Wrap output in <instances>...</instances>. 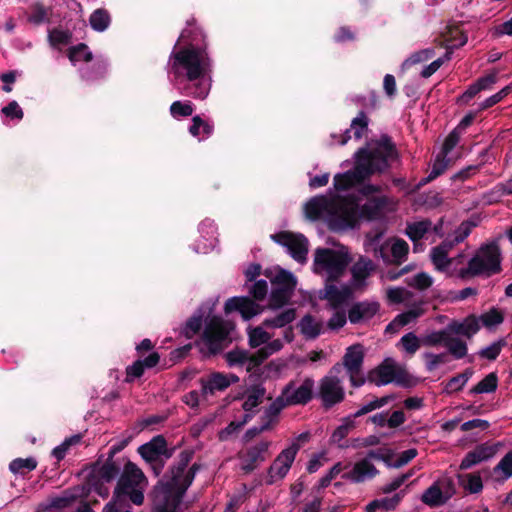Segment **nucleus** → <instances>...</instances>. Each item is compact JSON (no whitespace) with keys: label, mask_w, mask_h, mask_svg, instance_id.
I'll return each mask as SVG.
<instances>
[{"label":"nucleus","mask_w":512,"mask_h":512,"mask_svg":"<svg viewBox=\"0 0 512 512\" xmlns=\"http://www.w3.org/2000/svg\"><path fill=\"white\" fill-rule=\"evenodd\" d=\"M398 160V152L387 135L371 139L355 153L352 170L334 176L333 189L312 197L304 206L306 218L323 221L332 231L354 228L359 220H374L395 209L397 202L380 194V187L367 184L354 191L374 173H381Z\"/></svg>","instance_id":"nucleus-1"},{"label":"nucleus","mask_w":512,"mask_h":512,"mask_svg":"<svg viewBox=\"0 0 512 512\" xmlns=\"http://www.w3.org/2000/svg\"><path fill=\"white\" fill-rule=\"evenodd\" d=\"M214 60L203 30L187 22L167 62L168 75L183 93L195 99L208 97L213 83Z\"/></svg>","instance_id":"nucleus-2"},{"label":"nucleus","mask_w":512,"mask_h":512,"mask_svg":"<svg viewBox=\"0 0 512 512\" xmlns=\"http://www.w3.org/2000/svg\"><path fill=\"white\" fill-rule=\"evenodd\" d=\"M263 274L271 283L268 305L263 306L248 296H234L225 302L226 314L238 312L243 320L249 321L266 308L277 310L289 302L297 285L295 275L279 266L267 268Z\"/></svg>","instance_id":"nucleus-3"},{"label":"nucleus","mask_w":512,"mask_h":512,"mask_svg":"<svg viewBox=\"0 0 512 512\" xmlns=\"http://www.w3.org/2000/svg\"><path fill=\"white\" fill-rule=\"evenodd\" d=\"M215 303H204L186 322L183 333L192 338L204 324L203 334L198 342L204 354H215L221 351L232 340L234 325L228 320L214 314Z\"/></svg>","instance_id":"nucleus-4"},{"label":"nucleus","mask_w":512,"mask_h":512,"mask_svg":"<svg viewBox=\"0 0 512 512\" xmlns=\"http://www.w3.org/2000/svg\"><path fill=\"white\" fill-rule=\"evenodd\" d=\"M195 473V466L187 469L186 464L172 468L170 475L154 488L152 512H180L182 498L192 484Z\"/></svg>","instance_id":"nucleus-5"},{"label":"nucleus","mask_w":512,"mask_h":512,"mask_svg":"<svg viewBox=\"0 0 512 512\" xmlns=\"http://www.w3.org/2000/svg\"><path fill=\"white\" fill-rule=\"evenodd\" d=\"M147 479L141 469L128 462L118 479L112 499L104 506L103 512H133L129 502L141 505L144 501V490Z\"/></svg>","instance_id":"nucleus-6"},{"label":"nucleus","mask_w":512,"mask_h":512,"mask_svg":"<svg viewBox=\"0 0 512 512\" xmlns=\"http://www.w3.org/2000/svg\"><path fill=\"white\" fill-rule=\"evenodd\" d=\"M386 297L390 304H401L407 310L397 315L386 327L387 332L395 333L405 325L416 321L425 314V302L422 296L411 292L404 287H390L386 290Z\"/></svg>","instance_id":"nucleus-7"},{"label":"nucleus","mask_w":512,"mask_h":512,"mask_svg":"<svg viewBox=\"0 0 512 512\" xmlns=\"http://www.w3.org/2000/svg\"><path fill=\"white\" fill-rule=\"evenodd\" d=\"M350 253L347 247L337 244L333 248H317L314 253L313 271L326 282L340 278L349 262Z\"/></svg>","instance_id":"nucleus-8"},{"label":"nucleus","mask_w":512,"mask_h":512,"mask_svg":"<svg viewBox=\"0 0 512 512\" xmlns=\"http://www.w3.org/2000/svg\"><path fill=\"white\" fill-rule=\"evenodd\" d=\"M500 264L501 258L498 245L495 243L483 245L469 260L468 266H463L461 279L478 275L490 276L500 271Z\"/></svg>","instance_id":"nucleus-9"},{"label":"nucleus","mask_w":512,"mask_h":512,"mask_svg":"<svg viewBox=\"0 0 512 512\" xmlns=\"http://www.w3.org/2000/svg\"><path fill=\"white\" fill-rule=\"evenodd\" d=\"M266 394V389L262 384H254L246 387L243 392L237 396V399L242 400V409L245 414L239 421H232L224 430L220 433L222 440L239 429H241L248 421L251 420L253 415L256 413L258 406L263 402Z\"/></svg>","instance_id":"nucleus-10"},{"label":"nucleus","mask_w":512,"mask_h":512,"mask_svg":"<svg viewBox=\"0 0 512 512\" xmlns=\"http://www.w3.org/2000/svg\"><path fill=\"white\" fill-rule=\"evenodd\" d=\"M283 349L280 338L273 340L268 345L258 349L253 355L244 350H232L225 356L229 367H244L248 372L254 370L271 355Z\"/></svg>","instance_id":"nucleus-11"},{"label":"nucleus","mask_w":512,"mask_h":512,"mask_svg":"<svg viewBox=\"0 0 512 512\" xmlns=\"http://www.w3.org/2000/svg\"><path fill=\"white\" fill-rule=\"evenodd\" d=\"M381 234L376 235L366 243L367 249L372 250L374 256L383 260L386 264L400 265L407 260L409 253L408 243L400 238H389L382 244H378Z\"/></svg>","instance_id":"nucleus-12"},{"label":"nucleus","mask_w":512,"mask_h":512,"mask_svg":"<svg viewBox=\"0 0 512 512\" xmlns=\"http://www.w3.org/2000/svg\"><path fill=\"white\" fill-rule=\"evenodd\" d=\"M452 247L453 243L444 241L441 245L431 249L430 259L437 271L444 273L448 277L461 278L465 255L464 253H459L456 257H448Z\"/></svg>","instance_id":"nucleus-13"},{"label":"nucleus","mask_w":512,"mask_h":512,"mask_svg":"<svg viewBox=\"0 0 512 512\" xmlns=\"http://www.w3.org/2000/svg\"><path fill=\"white\" fill-rule=\"evenodd\" d=\"M455 492L453 479L443 475L423 492L421 501L429 507H439L451 499Z\"/></svg>","instance_id":"nucleus-14"},{"label":"nucleus","mask_w":512,"mask_h":512,"mask_svg":"<svg viewBox=\"0 0 512 512\" xmlns=\"http://www.w3.org/2000/svg\"><path fill=\"white\" fill-rule=\"evenodd\" d=\"M119 467L113 461H107L100 466H95L88 478V490L96 492L105 498L109 495V484L119 474Z\"/></svg>","instance_id":"nucleus-15"},{"label":"nucleus","mask_w":512,"mask_h":512,"mask_svg":"<svg viewBox=\"0 0 512 512\" xmlns=\"http://www.w3.org/2000/svg\"><path fill=\"white\" fill-rule=\"evenodd\" d=\"M336 372L337 368L335 367L321 379L319 384L318 395L325 408H330L340 403L345 396L344 388Z\"/></svg>","instance_id":"nucleus-16"},{"label":"nucleus","mask_w":512,"mask_h":512,"mask_svg":"<svg viewBox=\"0 0 512 512\" xmlns=\"http://www.w3.org/2000/svg\"><path fill=\"white\" fill-rule=\"evenodd\" d=\"M271 238L285 247L290 256L299 263H305L308 254V240L302 234L280 232L271 235Z\"/></svg>","instance_id":"nucleus-17"},{"label":"nucleus","mask_w":512,"mask_h":512,"mask_svg":"<svg viewBox=\"0 0 512 512\" xmlns=\"http://www.w3.org/2000/svg\"><path fill=\"white\" fill-rule=\"evenodd\" d=\"M299 449L300 446L296 442H291L287 448L277 455L268 469L267 483L273 484L282 480L288 474Z\"/></svg>","instance_id":"nucleus-18"},{"label":"nucleus","mask_w":512,"mask_h":512,"mask_svg":"<svg viewBox=\"0 0 512 512\" xmlns=\"http://www.w3.org/2000/svg\"><path fill=\"white\" fill-rule=\"evenodd\" d=\"M315 382L306 377L302 381H290L281 391L290 406L305 405L313 396Z\"/></svg>","instance_id":"nucleus-19"},{"label":"nucleus","mask_w":512,"mask_h":512,"mask_svg":"<svg viewBox=\"0 0 512 512\" xmlns=\"http://www.w3.org/2000/svg\"><path fill=\"white\" fill-rule=\"evenodd\" d=\"M239 377L232 373L212 372L200 379L201 395L207 400L218 392L225 391L232 384L237 383Z\"/></svg>","instance_id":"nucleus-20"},{"label":"nucleus","mask_w":512,"mask_h":512,"mask_svg":"<svg viewBox=\"0 0 512 512\" xmlns=\"http://www.w3.org/2000/svg\"><path fill=\"white\" fill-rule=\"evenodd\" d=\"M319 299L326 301L329 309L347 308L352 299V289L348 285H336L326 283L318 292Z\"/></svg>","instance_id":"nucleus-21"},{"label":"nucleus","mask_w":512,"mask_h":512,"mask_svg":"<svg viewBox=\"0 0 512 512\" xmlns=\"http://www.w3.org/2000/svg\"><path fill=\"white\" fill-rule=\"evenodd\" d=\"M364 359L363 347L359 344L347 348L343 358V364L347 370L351 384L354 387H360L365 380L361 375V366Z\"/></svg>","instance_id":"nucleus-22"},{"label":"nucleus","mask_w":512,"mask_h":512,"mask_svg":"<svg viewBox=\"0 0 512 512\" xmlns=\"http://www.w3.org/2000/svg\"><path fill=\"white\" fill-rule=\"evenodd\" d=\"M270 445V441L263 440L241 452L239 454L241 469L246 473L256 469L266 460Z\"/></svg>","instance_id":"nucleus-23"},{"label":"nucleus","mask_w":512,"mask_h":512,"mask_svg":"<svg viewBox=\"0 0 512 512\" xmlns=\"http://www.w3.org/2000/svg\"><path fill=\"white\" fill-rule=\"evenodd\" d=\"M442 224L443 222L440 220L438 224L432 225V222L427 219L409 222L407 223L405 234L414 243L421 239H428L432 234L442 237Z\"/></svg>","instance_id":"nucleus-24"},{"label":"nucleus","mask_w":512,"mask_h":512,"mask_svg":"<svg viewBox=\"0 0 512 512\" xmlns=\"http://www.w3.org/2000/svg\"><path fill=\"white\" fill-rule=\"evenodd\" d=\"M198 231L200 239L193 245V250L196 253L207 254L211 252L217 244V228L214 221L211 219L203 220L198 227Z\"/></svg>","instance_id":"nucleus-25"},{"label":"nucleus","mask_w":512,"mask_h":512,"mask_svg":"<svg viewBox=\"0 0 512 512\" xmlns=\"http://www.w3.org/2000/svg\"><path fill=\"white\" fill-rule=\"evenodd\" d=\"M376 266L374 262L365 257L360 256L358 260L352 265L350 285L354 289H363L367 286L368 278L375 271Z\"/></svg>","instance_id":"nucleus-26"},{"label":"nucleus","mask_w":512,"mask_h":512,"mask_svg":"<svg viewBox=\"0 0 512 512\" xmlns=\"http://www.w3.org/2000/svg\"><path fill=\"white\" fill-rule=\"evenodd\" d=\"M371 381L378 387L387 385L392 382L401 384L402 380L399 378V369L392 359H385L370 376Z\"/></svg>","instance_id":"nucleus-27"},{"label":"nucleus","mask_w":512,"mask_h":512,"mask_svg":"<svg viewBox=\"0 0 512 512\" xmlns=\"http://www.w3.org/2000/svg\"><path fill=\"white\" fill-rule=\"evenodd\" d=\"M377 474L376 467L368 458L356 462L353 468L342 475L343 479L360 483L373 478Z\"/></svg>","instance_id":"nucleus-28"},{"label":"nucleus","mask_w":512,"mask_h":512,"mask_svg":"<svg viewBox=\"0 0 512 512\" xmlns=\"http://www.w3.org/2000/svg\"><path fill=\"white\" fill-rule=\"evenodd\" d=\"M448 324L452 335H461L469 339L481 329L480 319L474 314L467 316L461 321L452 320Z\"/></svg>","instance_id":"nucleus-29"},{"label":"nucleus","mask_w":512,"mask_h":512,"mask_svg":"<svg viewBox=\"0 0 512 512\" xmlns=\"http://www.w3.org/2000/svg\"><path fill=\"white\" fill-rule=\"evenodd\" d=\"M379 307L380 306L377 301H363L356 303L348 312L349 320L353 324L368 321L377 314Z\"/></svg>","instance_id":"nucleus-30"},{"label":"nucleus","mask_w":512,"mask_h":512,"mask_svg":"<svg viewBox=\"0 0 512 512\" xmlns=\"http://www.w3.org/2000/svg\"><path fill=\"white\" fill-rule=\"evenodd\" d=\"M368 117L364 112H360L357 117H355L352 122L350 129H346L345 133L339 136L337 142L341 145H344L351 139L352 134L356 140L361 139L368 132Z\"/></svg>","instance_id":"nucleus-31"},{"label":"nucleus","mask_w":512,"mask_h":512,"mask_svg":"<svg viewBox=\"0 0 512 512\" xmlns=\"http://www.w3.org/2000/svg\"><path fill=\"white\" fill-rule=\"evenodd\" d=\"M287 406H290L289 403H286V399L282 393H280V395L265 409L262 416L260 431L269 430L277 422L280 412Z\"/></svg>","instance_id":"nucleus-32"},{"label":"nucleus","mask_w":512,"mask_h":512,"mask_svg":"<svg viewBox=\"0 0 512 512\" xmlns=\"http://www.w3.org/2000/svg\"><path fill=\"white\" fill-rule=\"evenodd\" d=\"M287 406H290L289 403H286V399L282 393H280V395L265 409L262 416L260 431L269 430L277 422L280 412Z\"/></svg>","instance_id":"nucleus-33"},{"label":"nucleus","mask_w":512,"mask_h":512,"mask_svg":"<svg viewBox=\"0 0 512 512\" xmlns=\"http://www.w3.org/2000/svg\"><path fill=\"white\" fill-rule=\"evenodd\" d=\"M138 452L146 461H155L166 452V441L162 436H156L148 443L141 445Z\"/></svg>","instance_id":"nucleus-34"},{"label":"nucleus","mask_w":512,"mask_h":512,"mask_svg":"<svg viewBox=\"0 0 512 512\" xmlns=\"http://www.w3.org/2000/svg\"><path fill=\"white\" fill-rule=\"evenodd\" d=\"M298 326H299L301 334L306 339L317 338L323 330V322L315 319L311 315L304 316L300 320Z\"/></svg>","instance_id":"nucleus-35"},{"label":"nucleus","mask_w":512,"mask_h":512,"mask_svg":"<svg viewBox=\"0 0 512 512\" xmlns=\"http://www.w3.org/2000/svg\"><path fill=\"white\" fill-rule=\"evenodd\" d=\"M405 491H400L399 493L393 495L392 497H383L380 499H375L367 504L365 510L366 512H376L378 510L389 511L394 509L402 500Z\"/></svg>","instance_id":"nucleus-36"},{"label":"nucleus","mask_w":512,"mask_h":512,"mask_svg":"<svg viewBox=\"0 0 512 512\" xmlns=\"http://www.w3.org/2000/svg\"><path fill=\"white\" fill-rule=\"evenodd\" d=\"M296 318V310L294 308H286L273 317H267L263 321V326L268 328H285Z\"/></svg>","instance_id":"nucleus-37"},{"label":"nucleus","mask_w":512,"mask_h":512,"mask_svg":"<svg viewBox=\"0 0 512 512\" xmlns=\"http://www.w3.org/2000/svg\"><path fill=\"white\" fill-rule=\"evenodd\" d=\"M264 327L263 324L261 326L248 327L247 335L250 347L260 349L274 340L271 339L270 333Z\"/></svg>","instance_id":"nucleus-38"},{"label":"nucleus","mask_w":512,"mask_h":512,"mask_svg":"<svg viewBox=\"0 0 512 512\" xmlns=\"http://www.w3.org/2000/svg\"><path fill=\"white\" fill-rule=\"evenodd\" d=\"M449 336H452L451 330H449V324L442 330H433L426 333L422 337V345L423 346H438L444 345L447 342Z\"/></svg>","instance_id":"nucleus-39"},{"label":"nucleus","mask_w":512,"mask_h":512,"mask_svg":"<svg viewBox=\"0 0 512 512\" xmlns=\"http://www.w3.org/2000/svg\"><path fill=\"white\" fill-rule=\"evenodd\" d=\"M478 319H480L481 327L483 326L491 330L503 323L504 315L499 309L492 308L489 311L481 314Z\"/></svg>","instance_id":"nucleus-40"},{"label":"nucleus","mask_w":512,"mask_h":512,"mask_svg":"<svg viewBox=\"0 0 512 512\" xmlns=\"http://www.w3.org/2000/svg\"><path fill=\"white\" fill-rule=\"evenodd\" d=\"M498 377L496 373H489L486 375L477 385H475L470 393L472 394H483L492 393L497 389Z\"/></svg>","instance_id":"nucleus-41"},{"label":"nucleus","mask_w":512,"mask_h":512,"mask_svg":"<svg viewBox=\"0 0 512 512\" xmlns=\"http://www.w3.org/2000/svg\"><path fill=\"white\" fill-rule=\"evenodd\" d=\"M37 467V461L33 457L16 458L9 464V470L13 474H24L33 471Z\"/></svg>","instance_id":"nucleus-42"},{"label":"nucleus","mask_w":512,"mask_h":512,"mask_svg":"<svg viewBox=\"0 0 512 512\" xmlns=\"http://www.w3.org/2000/svg\"><path fill=\"white\" fill-rule=\"evenodd\" d=\"M355 418L356 417H353V415H351L342 419L341 424L334 430V432L331 435L332 443L339 444L348 435V433L355 426Z\"/></svg>","instance_id":"nucleus-43"},{"label":"nucleus","mask_w":512,"mask_h":512,"mask_svg":"<svg viewBox=\"0 0 512 512\" xmlns=\"http://www.w3.org/2000/svg\"><path fill=\"white\" fill-rule=\"evenodd\" d=\"M89 23L95 31L103 32L110 25V16L106 10L97 9L91 14Z\"/></svg>","instance_id":"nucleus-44"},{"label":"nucleus","mask_w":512,"mask_h":512,"mask_svg":"<svg viewBox=\"0 0 512 512\" xmlns=\"http://www.w3.org/2000/svg\"><path fill=\"white\" fill-rule=\"evenodd\" d=\"M213 126L203 121L199 116H195L192 119V125L189 128V132L192 136L202 140L211 135Z\"/></svg>","instance_id":"nucleus-45"},{"label":"nucleus","mask_w":512,"mask_h":512,"mask_svg":"<svg viewBox=\"0 0 512 512\" xmlns=\"http://www.w3.org/2000/svg\"><path fill=\"white\" fill-rule=\"evenodd\" d=\"M445 347L455 359H462L467 355V344L453 335L448 337Z\"/></svg>","instance_id":"nucleus-46"},{"label":"nucleus","mask_w":512,"mask_h":512,"mask_svg":"<svg viewBox=\"0 0 512 512\" xmlns=\"http://www.w3.org/2000/svg\"><path fill=\"white\" fill-rule=\"evenodd\" d=\"M473 375L472 369H466L463 373H460L454 377H452L445 386V391L447 393H453L461 390L469 379Z\"/></svg>","instance_id":"nucleus-47"},{"label":"nucleus","mask_w":512,"mask_h":512,"mask_svg":"<svg viewBox=\"0 0 512 512\" xmlns=\"http://www.w3.org/2000/svg\"><path fill=\"white\" fill-rule=\"evenodd\" d=\"M435 55V51L432 48H426L413 53L408 57L401 65L402 70H406L415 64H419L431 59Z\"/></svg>","instance_id":"nucleus-48"},{"label":"nucleus","mask_w":512,"mask_h":512,"mask_svg":"<svg viewBox=\"0 0 512 512\" xmlns=\"http://www.w3.org/2000/svg\"><path fill=\"white\" fill-rule=\"evenodd\" d=\"M399 344L406 353L413 355L422 345V338H419L413 332H409L401 337Z\"/></svg>","instance_id":"nucleus-49"},{"label":"nucleus","mask_w":512,"mask_h":512,"mask_svg":"<svg viewBox=\"0 0 512 512\" xmlns=\"http://www.w3.org/2000/svg\"><path fill=\"white\" fill-rule=\"evenodd\" d=\"M246 287L251 298L256 301H263L268 295V282L265 279L257 280Z\"/></svg>","instance_id":"nucleus-50"},{"label":"nucleus","mask_w":512,"mask_h":512,"mask_svg":"<svg viewBox=\"0 0 512 512\" xmlns=\"http://www.w3.org/2000/svg\"><path fill=\"white\" fill-rule=\"evenodd\" d=\"M449 160L446 155L440 153L434 160L431 170L425 179V183L430 182L440 176L448 167Z\"/></svg>","instance_id":"nucleus-51"},{"label":"nucleus","mask_w":512,"mask_h":512,"mask_svg":"<svg viewBox=\"0 0 512 512\" xmlns=\"http://www.w3.org/2000/svg\"><path fill=\"white\" fill-rule=\"evenodd\" d=\"M459 481L471 493H478L483 488L482 479L476 474L459 475Z\"/></svg>","instance_id":"nucleus-52"},{"label":"nucleus","mask_w":512,"mask_h":512,"mask_svg":"<svg viewBox=\"0 0 512 512\" xmlns=\"http://www.w3.org/2000/svg\"><path fill=\"white\" fill-rule=\"evenodd\" d=\"M68 57L73 65L84 61L89 62L92 58V54L88 47L84 44H80L70 49Z\"/></svg>","instance_id":"nucleus-53"},{"label":"nucleus","mask_w":512,"mask_h":512,"mask_svg":"<svg viewBox=\"0 0 512 512\" xmlns=\"http://www.w3.org/2000/svg\"><path fill=\"white\" fill-rule=\"evenodd\" d=\"M78 495L76 491H64L60 496L53 497L50 500V507L56 509L68 507L75 501Z\"/></svg>","instance_id":"nucleus-54"},{"label":"nucleus","mask_w":512,"mask_h":512,"mask_svg":"<svg viewBox=\"0 0 512 512\" xmlns=\"http://www.w3.org/2000/svg\"><path fill=\"white\" fill-rule=\"evenodd\" d=\"M393 399L392 395H387L381 398H376L366 404H364L358 411L353 414V417H360L367 414L375 409L385 406L390 400Z\"/></svg>","instance_id":"nucleus-55"},{"label":"nucleus","mask_w":512,"mask_h":512,"mask_svg":"<svg viewBox=\"0 0 512 512\" xmlns=\"http://www.w3.org/2000/svg\"><path fill=\"white\" fill-rule=\"evenodd\" d=\"M50 44L53 47L60 48L61 46L67 45L71 40V33L66 30L54 29L49 32L48 35Z\"/></svg>","instance_id":"nucleus-56"},{"label":"nucleus","mask_w":512,"mask_h":512,"mask_svg":"<svg viewBox=\"0 0 512 512\" xmlns=\"http://www.w3.org/2000/svg\"><path fill=\"white\" fill-rule=\"evenodd\" d=\"M80 440H81L80 435H73L69 438H66L60 445L56 446L52 450V456L55 459H57L58 461L62 460L65 457L70 446L79 443Z\"/></svg>","instance_id":"nucleus-57"},{"label":"nucleus","mask_w":512,"mask_h":512,"mask_svg":"<svg viewBox=\"0 0 512 512\" xmlns=\"http://www.w3.org/2000/svg\"><path fill=\"white\" fill-rule=\"evenodd\" d=\"M504 346H505V341H503V340L495 341V342L491 343L489 346L482 348L478 352V355L481 358L493 361L499 356V354Z\"/></svg>","instance_id":"nucleus-58"},{"label":"nucleus","mask_w":512,"mask_h":512,"mask_svg":"<svg viewBox=\"0 0 512 512\" xmlns=\"http://www.w3.org/2000/svg\"><path fill=\"white\" fill-rule=\"evenodd\" d=\"M194 109L190 101H175L170 106V113L174 118L192 115Z\"/></svg>","instance_id":"nucleus-59"},{"label":"nucleus","mask_w":512,"mask_h":512,"mask_svg":"<svg viewBox=\"0 0 512 512\" xmlns=\"http://www.w3.org/2000/svg\"><path fill=\"white\" fill-rule=\"evenodd\" d=\"M347 308L331 309L334 313L328 321V328L331 330H338L342 328L347 322Z\"/></svg>","instance_id":"nucleus-60"},{"label":"nucleus","mask_w":512,"mask_h":512,"mask_svg":"<svg viewBox=\"0 0 512 512\" xmlns=\"http://www.w3.org/2000/svg\"><path fill=\"white\" fill-rule=\"evenodd\" d=\"M495 473L501 474L504 479L512 476V451L508 452L497 464Z\"/></svg>","instance_id":"nucleus-61"},{"label":"nucleus","mask_w":512,"mask_h":512,"mask_svg":"<svg viewBox=\"0 0 512 512\" xmlns=\"http://www.w3.org/2000/svg\"><path fill=\"white\" fill-rule=\"evenodd\" d=\"M408 284L420 290H424L433 284V278L425 272H420L412 276Z\"/></svg>","instance_id":"nucleus-62"},{"label":"nucleus","mask_w":512,"mask_h":512,"mask_svg":"<svg viewBox=\"0 0 512 512\" xmlns=\"http://www.w3.org/2000/svg\"><path fill=\"white\" fill-rule=\"evenodd\" d=\"M511 90H512V84L505 86L499 92H497L494 95H492V96L488 97L487 99H485L480 104V108L481 109H486V108L492 107L493 105H495L498 102H500L504 97H506L511 92Z\"/></svg>","instance_id":"nucleus-63"},{"label":"nucleus","mask_w":512,"mask_h":512,"mask_svg":"<svg viewBox=\"0 0 512 512\" xmlns=\"http://www.w3.org/2000/svg\"><path fill=\"white\" fill-rule=\"evenodd\" d=\"M47 14V9H45V7L41 4L37 3L32 7V12L28 20L33 24L39 25L48 20Z\"/></svg>","instance_id":"nucleus-64"}]
</instances>
